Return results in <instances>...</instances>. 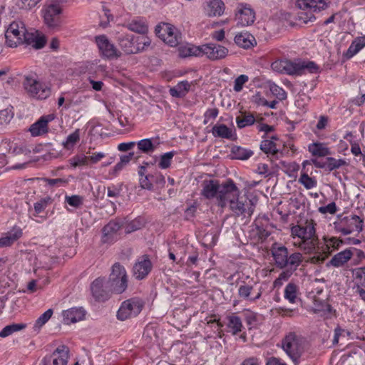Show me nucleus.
<instances>
[{
	"mask_svg": "<svg viewBox=\"0 0 365 365\" xmlns=\"http://www.w3.org/2000/svg\"><path fill=\"white\" fill-rule=\"evenodd\" d=\"M191 84L187 81L179 82L175 86L170 88V94L173 97L182 98L190 91Z\"/></svg>",
	"mask_w": 365,
	"mask_h": 365,
	"instance_id": "34",
	"label": "nucleus"
},
{
	"mask_svg": "<svg viewBox=\"0 0 365 365\" xmlns=\"http://www.w3.org/2000/svg\"><path fill=\"white\" fill-rule=\"evenodd\" d=\"M61 9L58 5L50 4L43 11L44 22L51 29H55L61 25Z\"/></svg>",
	"mask_w": 365,
	"mask_h": 365,
	"instance_id": "15",
	"label": "nucleus"
},
{
	"mask_svg": "<svg viewBox=\"0 0 365 365\" xmlns=\"http://www.w3.org/2000/svg\"><path fill=\"white\" fill-rule=\"evenodd\" d=\"M354 274L357 292L361 299L365 301V267L356 269Z\"/></svg>",
	"mask_w": 365,
	"mask_h": 365,
	"instance_id": "28",
	"label": "nucleus"
},
{
	"mask_svg": "<svg viewBox=\"0 0 365 365\" xmlns=\"http://www.w3.org/2000/svg\"><path fill=\"white\" fill-rule=\"evenodd\" d=\"M179 56L182 58L190 56H202L201 46H196L192 44L181 46L178 48Z\"/></svg>",
	"mask_w": 365,
	"mask_h": 365,
	"instance_id": "33",
	"label": "nucleus"
},
{
	"mask_svg": "<svg viewBox=\"0 0 365 365\" xmlns=\"http://www.w3.org/2000/svg\"><path fill=\"white\" fill-rule=\"evenodd\" d=\"M53 314V309H48L43 314H42L35 322L34 324V330L38 331L40 329L51 319Z\"/></svg>",
	"mask_w": 365,
	"mask_h": 365,
	"instance_id": "42",
	"label": "nucleus"
},
{
	"mask_svg": "<svg viewBox=\"0 0 365 365\" xmlns=\"http://www.w3.org/2000/svg\"><path fill=\"white\" fill-rule=\"evenodd\" d=\"M294 270L293 269L287 268V269L282 272L279 277L274 280V285H281L282 281H287L289 278L292 275Z\"/></svg>",
	"mask_w": 365,
	"mask_h": 365,
	"instance_id": "53",
	"label": "nucleus"
},
{
	"mask_svg": "<svg viewBox=\"0 0 365 365\" xmlns=\"http://www.w3.org/2000/svg\"><path fill=\"white\" fill-rule=\"evenodd\" d=\"M6 43L9 47L25 43L35 49L42 48L46 42L43 34L38 31L26 30L22 21H13L5 32Z\"/></svg>",
	"mask_w": 365,
	"mask_h": 365,
	"instance_id": "1",
	"label": "nucleus"
},
{
	"mask_svg": "<svg viewBox=\"0 0 365 365\" xmlns=\"http://www.w3.org/2000/svg\"><path fill=\"white\" fill-rule=\"evenodd\" d=\"M298 181L307 190H310L316 187L317 184V180L314 178L309 177L306 173L301 174Z\"/></svg>",
	"mask_w": 365,
	"mask_h": 365,
	"instance_id": "47",
	"label": "nucleus"
},
{
	"mask_svg": "<svg viewBox=\"0 0 365 365\" xmlns=\"http://www.w3.org/2000/svg\"><path fill=\"white\" fill-rule=\"evenodd\" d=\"M66 202L71 206L74 207H80L83 202V197L77 195H74L72 196H66Z\"/></svg>",
	"mask_w": 365,
	"mask_h": 365,
	"instance_id": "55",
	"label": "nucleus"
},
{
	"mask_svg": "<svg viewBox=\"0 0 365 365\" xmlns=\"http://www.w3.org/2000/svg\"><path fill=\"white\" fill-rule=\"evenodd\" d=\"M297 290L298 287L295 284L289 283L284 289V298L290 303H294L297 299Z\"/></svg>",
	"mask_w": 365,
	"mask_h": 365,
	"instance_id": "44",
	"label": "nucleus"
},
{
	"mask_svg": "<svg viewBox=\"0 0 365 365\" xmlns=\"http://www.w3.org/2000/svg\"><path fill=\"white\" fill-rule=\"evenodd\" d=\"M240 195V190L232 180L221 184L216 204L224 208L227 203L230 204Z\"/></svg>",
	"mask_w": 365,
	"mask_h": 365,
	"instance_id": "8",
	"label": "nucleus"
},
{
	"mask_svg": "<svg viewBox=\"0 0 365 365\" xmlns=\"http://www.w3.org/2000/svg\"><path fill=\"white\" fill-rule=\"evenodd\" d=\"M93 296L99 301L106 300L110 293H113L111 289L108 288V282L103 278L96 279L91 286Z\"/></svg>",
	"mask_w": 365,
	"mask_h": 365,
	"instance_id": "18",
	"label": "nucleus"
},
{
	"mask_svg": "<svg viewBox=\"0 0 365 365\" xmlns=\"http://www.w3.org/2000/svg\"><path fill=\"white\" fill-rule=\"evenodd\" d=\"M260 149L267 154L274 155L278 152L276 144L270 140H264L261 142Z\"/></svg>",
	"mask_w": 365,
	"mask_h": 365,
	"instance_id": "48",
	"label": "nucleus"
},
{
	"mask_svg": "<svg viewBox=\"0 0 365 365\" xmlns=\"http://www.w3.org/2000/svg\"><path fill=\"white\" fill-rule=\"evenodd\" d=\"M56 118L55 114L51 113L41 116L36 122L33 123L29 130L34 137L44 135L48 132V124Z\"/></svg>",
	"mask_w": 365,
	"mask_h": 365,
	"instance_id": "19",
	"label": "nucleus"
},
{
	"mask_svg": "<svg viewBox=\"0 0 365 365\" xmlns=\"http://www.w3.org/2000/svg\"><path fill=\"white\" fill-rule=\"evenodd\" d=\"M11 153L14 155H29L31 153V150L26 148V146H15L12 148Z\"/></svg>",
	"mask_w": 365,
	"mask_h": 365,
	"instance_id": "64",
	"label": "nucleus"
},
{
	"mask_svg": "<svg viewBox=\"0 0 365 365\" xmlns=\"http://www.w3.org/2000/svg\"><path fill=\"white\" fill-rule=\"evenodd\" d=\"M270 91L279 100H284L287 98V93L285 91L276 84L271 86Z\"/></svg>",
	"mask_w": 365,
	"mask_h": 365,
	"instance_id": "58",
	"label": "nucleus"
},
{
	"mask_svg": "<svg viewBox=\"0 0 365 365\" xmlns=\"http://www.w3.org/2000/svg\"><path fill=\"white\" fill-rule=\"evenodd\" d=\"M174 156V152H168L160 156L158 166L162 169H166L170 167L172 159Z\"/></svg>",
	"mask_w": 365,
	"mask_h": 365,
	"instance_id": "52",
	"label": "nucleus"
},
{
	"mask_svg": "<svg viewBox=\"0 0 365 365\" xmlns=\"http://www.w3.org/2000/svg\"><path fill=\"white\" fill-rule=\"evenodd\" d=\"M352 256V249H346L335 255L330 260L329 264L336 267H341L347 262Z\"/></svg>",
	"mask_w": 365,
	"mask_h": 365,
	"instance_id": "29",
	"label": "nucleus"
},
{
	"mask_svg": "<svg viewBox=\"0 0 365 365\" xmlns=\"http://www.w3.org/2000/svg\"><path fill=\"white\" fill-rule=\"evenodd\" d=\"M253 291L254 287L252 284L243 282L242 284L240 285L238 288V296L240 299H242L244 300L254 302L261 297L262 292H257V294L252 297V294Z\"/></svg>",
	"mask_w": 365,
	"mask_h": 365,
	"instance_id": "27",
	"label": "nucleus"
},
{
	"mask_svg": "<svg viewBox=\"0 0 365 365\" xmlns=\"http://www.w3.org/2000/svg\"><path fill=\"white\" fill-rule=\"evenodd\" d=\"M271 253L277 267L284 269L287 267L289 252L285 246L275 242L272 245Z\"/></svg>",
	"mask_w": 365,
	"mask_h": 365,
	"instance_id": "17",
	"label": "nucleus"
},
{
	"mask_svg": "<svg viewBox=\"0 0 365 365\" xmlns=\"http://www.w3.org/2000/svg\"><path fill=\"white\" fill-rule=\"evenodd\" d=\"M144 302L139 298H131L123 302L119 308L118 319L123 321L127 319L136 317L142 310Z\"/></svg>",
	"mask_w": 365,
	"mask_h": 365,
	"instance_id": "9",
	"label": "nucleus"
},
{
	"mask_svg": "<svg viewBox=\"0 0 365 365\" xmlns=\"http://www.w3.org/2000/svg\"><path fill=\"white\" fill-rule=\"evenodd\" d=\"M126 28L131 31L145 34L148 32V27L145 21L140 18L132 19L126 24Z\"/></svg>",
	"mask_w": 365,
	"mask_h": 365,
	"instance_id": "30",
	"label": "nucleus"
},
{
	"mask_svg": "<svg viewBox=\"0 0 365 365\" xmlns=\"http://www.w3.org/2000/svg\"><path fill=\"white\" fill-rule=\"evenodd\" d=\"M255 118L252 114L244 113L236 118V123L239 128L252 125L255 123Z\"/></svg>",
	"mask_w": 365,
	"mask_h": 365,
	"instance_id": "40",
	"label": "nucleus"
},
{
	"mask_svg": "<svg viewBox=\"0 0 365 365\" xmlns=\"http://www.w3.org/2000/svg\"><path fill=\"white\" fill-rule=\"evenodd\" d=\"M201 195L207 200H217L218 197V191H220L221 184L217 180H204L202 184Z\"/></svg>",
	"mask_w": 365,
	"mask_h": 365,
	"instance_id": "21",
	"label": "nucleus"
},
{
	"mask_svg": "<svg viewBox=\"0 0 365 365\" xmlns=\"http://www.w3.org/2000/svg\"><path fill=\"white\" fill-rule=\"evenodd\" d=\"M325 241V249L330 254L334 250H337L344 244V241L337 237H332L330 238L324 237Z\"/></svg>",
	"mask_w": 365,
	"mask_h": 365,
	"instance_id": "37",
	"label": "nucleus"
},
{
	"mask_svg": "<svg viewBox=\"0 0 365 365\" xmlns=\"http://www.w3.org/2000/svg\"><path fill=\"white\" fill-rule=\"evenodd\" d=\"M143 222L140 219H135L134 220L131 221L130 223H128L125 227V232L127 233H130L132 232H134L135 230H138L143 227Z\"/></svg>",
	"mask_w": 365,
	"mask_h": 365,
	"instance_id": "57",
	"label": "nucleus"
},
{
	"mask_svg": "<svg viewBox=\"0 0 365 365\" xmlns=\"http://www.w3.org/2000/svg\"><path fill=\"white\" fill-rule=\"evenodd\" d=\"M71 165L73 167L88 165V158L86 155H76L70 160Z\"/></svg>",
	"mask_w": 365,
	"mask_h": 365,
	"instance_id": "54",
	"label": "nucleus"
},
{
	"mask_svg": "<svg viewBox=\"0 0 365 365\" xmlns=\"http://www.w3.org/2000/svg\"><path fill=\"white\" fill-rule=\"evenodd\" d=\"M273 71L289 75H302L307 73H316L319 71L318 66L312 61H290L278 60L271 65Z\"/></svg>",
	"mask_w": 365,
	"mask_h": 365,
	"instance_id": "3",
	"label": "nucleus"
},
{
	"mask_svg": "<svg viewBox=\"0 0 365 365\" xmlns=\"http://www.w3.org/2000/svg\"><path fill=\"white\" fill-rule=\"evenodd\" d=\"M314 226L315 223L311 220L299 223L291 228V236L300 239L297 246L307 253L314 252L319 242Z\"/></svg>",
	"mask_w": 365,
	"mask_h": 365,
	"instance_id": "2",
	"label": "nucleus"
},
{
	"mask_svg": "<svg viewBox=\"0 0 365 365\" xmlns=\"http://www.w3.org/2000/svg\"><path fill=\"white\" fill-rule=\"evenodd\" d=\"M26 327V324L24 323L12 324L7 325L0 331V337L5 338L16 331L24 329Z\"/></svg>",
	"mask_w": 365,
	"mask_h": 365,
	"instance_id": "38",
	"label": "nucleus"
},
{
	"mask_svg": "<svg viewBox=\"0 0 365 365\" xmlns=\"http://www.w3.org/2000/svg\"><path fill=\"white\" fill-rule=\"evenodd\" d=\"M152 269V263L146 255L140 257L134 264L133 272V275L138 279L145 278Z\"/></svg>",
	"mask_w": 365,
	"mask_h": 365,
	"instance_id": "22",
	"label": "nucleus"
},
{
	"mask_svg": "<svg viewBox=\"0 0 365 365\" xmlns=\"http://www.w3.org/2000/svg\"><path fill=\"white\" fill-rule=\"evenodd\" d=\"M138 148L144 153H150L155 150V145L150 138L140 140L137 143Z\"/></svg>",
	"mask_w": 365,
	"mask_h": 365,
	"instance_id": "46",
	"label": "nucleus"
},
{
	"mask_svg": "<svg viewBox=\"0 0 365 365\" xmlns=\"http://www.w3.org/2000/svg\"><path fill=\"white\" fill-rule=\"evenodd\" d=\"M255 19V13L247 4H240L237 6L235 14L237 25L249 26L254 23Z\"/></svg>",
	"mask_w": 365,
	"mask_h": 365,
	"instance_id": "16",
	"label": "nucleus"
},
{
	"mask_svg": "<svg viewBox=\"0 0 365 365\" xmlns=\"http://www.w3.org/2000/svg\"><path fill=\"white\" fill-rule=\"evenodd\" d=\"M361 49V46L358 45V43L354 40L348 48L346 56L347 58H351L357 53Z\"/></svg>",
	"mask_w": 365,
	"mask_h": 365,
	"instance_id": "63",
	"label": "nucleus"
},
{
	"mask_svg": "<svg viewBox=\"0 0 365 365\" xmlns=\"http://www.w3.org/2000/svg\"><path fill=\"white\" fill-rule=\"evenodd\" d=\"M234 40L237 45L243 48H249L255 43V37L249 33H239Z\"/></svg>",
	"mask_w": 365,
	"mask_h": 365,
	"instance_id": "31",
	"label": "nucleus"
},
{
	"mask_svg": "<svg viewBox=\"0 0 365 365\" xmlns=\"http://www.w3.org/2000/svg\"><path fill=\"white\" fill-rule=\"evenodd\" d=\"M22 236L21 228L14 227L0 237V248L11 246Z\"/></svg>",
	"mask_w": 365,
	"mask_h": 365,
	"instance_id": "25",
	"label": "nucleus"
},
{
	"mask_svg": "<svg viewBox=\"0 0 365 365\" xmlns=\"http://www.w3.org/2000/svg\"><path fill=\"white\" fill-rule=\"evenodd\" d=\"M233 153L237 159L247 160L252 155L253 152L250 150L237 147L233 150Z\"/></svg>",
	"mask_w": 365,
	"mask_h": 365,
	"instance_id": "51",
	"label": "nucleus"
},
{
	"mask_svg": "<svg viewBox=\"0 0 365 365\" xmlns=\"http://www.w3.org/2000/svg\"><path fill=\"white\" fill-rule=\"evenodd\" d=\"M96 43L103 57L111 59L120 56V52L105 35L96 36Z\"/></svg>",
	"mask_w": 365,
	"mask_h": 365,
	"instance_id": "13",
	"label": "nucleus"
},
{
	"mask_svg": "<svg viewBox=\"0 0 365 365\" xmlns=\"http://www.w3.org/2000/svg\"><path fill=\"white\" fill-rule=\"evenodd\" d=\"M120 225L114 221L109 222L102 230V242L103 243H113L116 241L120 230Z\"/></svg>",
	"mask_w": 365,
	"mask_h": 365,
	"instance_id": "24",
	"label": "nucleus"
},
{
	"mask_svg": "<svg viewBox=\"0 0 365 365\" xmlns=\"http://www.w3.org/2000/svg\"><path fill=\"white\" fill-rule=\"evenodd\" d=\"M139 38L133 35H123L119 37V45L123 51L127 54L138 53L142 48L138 43Z\"/></svg>",
	"mask_w": 365,
	"mask_h": 365,
	"instance_id": "20",
	"label": "nucleus"
},
{
	"mask_svg": "<svg viewBox=\"0 0 365 365\" xmlns=\"http://www.w3.org/2000/svg\"><path fill=\"white\" fill-rule=\"evenodd\" d=\"M230 209L237 216L251 217L253 214L255 205L251 200L245 197H237L230 204Z\"/></svg>",
	"mask_w": 365,
	"mask_h": 365,
	"instance_id": "12",
	"label": "nucleus"
},
{
	"mask_svg": "<svg viewBox=\"0 0 365 365\" xmlns=\"http://www.w3.org/2000/svg\"><path fill=\"white\" fill-rule=\"evenodd\" d=\"M224 9V3L221 0H210L207 2L206 12L209 16H221Z\"/></svg>",
	"mask_w": 365,
	"mask_h": 365,
	"instance_id": "32",
	"label": "nucleus"
},
{
	"mask_svg": "<svg viewBox=\"0 0 365 365\" xmlns=\"http://www.w3.org/2000/svg\"><path fill=\"white\" fill-rule=\"evenodd\" d=\"M248 81V76L246 75H240L235 81L234 90L237 92L242 89L243 85Z\"/></svg>",
	"mask_w": 365,
	"mask_h": 365,
	"instance_id": "60",
	"label": "nucleus"
},
{
	"mask_svg": "<svg viewBox=\"0 0 365 365\" xmlns=\"http://www.w3.org/2000/svg\"><path fill=\"white\" fill-rule=\"evenodd\" d=\"M79 140L80 130L76 129L73 133L68 135L66 140L62 143V145L66 150H71Z\"/></svg>",
	"mask_w": 365,
	"mask_h": 365,
	"instance_id": "39",
	"label": "nucleus"
},
{
	"mask_svg": "<svg viewBox=\"0 0 365 365\" xmlns=\"http://www.w3.org/2000/svg\"><path fill=\"white\" fill-rule=\"evenodd\" d=\"M282 348L287 355L297 362L303 353L309 349V344L304 337L290 332L284 338Z\"/></svg>",
	"mask_w": 365,
	"mask_h": 365,
	"instance_id": "4",
	"label": "nucleus"
},
{
	"mask_svg": "<svg viewBox=\"0 0 365 365\" xmlns=\"http://www.w3.org/2000/svg\"><path fill=\"white\" fill-rule=\"evenodd\" d=\"M156 35L170 46H176L181 41V35L178 29L169 24H160L156 26Z\"/></svg>",
	"mask_w": 365,
	"mask_h": 365,
	"instance_id": "10",
	"label": "nucleus"
},
{
	"mask_svg": "<svg viewBox=\"0 0 365 365\" xmlns=\"http://www.w3.org/2000/svg\"><path fill=\"white\" fill-rule=\"evenodd\" d=\"M227 319V327L231 329V331L232 332L233 334H236L238 332L241 331L242 324L241 319L239 317L233 314L229 316Z\"/></svg>",
	"mask_w": 365,
	"mask_h": 365,
	"instance_id": "41",
	"label": "nucleus"
},
{
	"mask_svg": "<svg viewBox=\"0 0 365 365\" xmlns=\"http://www.w3.org/2000/svg\"><path fill=\"white\" fill-rule=\"evenodd\" d=\"M212 134L215 137L232 139L233 137L232 130L225 124H216L212 127Z\"/></svg>",
	"mask_w": 365,
	"mask_h": 365,
	"instance_id": "35",
	"label": "nucleus"
},
{
	"mask_svg": "<svg viewBox=\"0 0 365 365\" xmlns=\"http://www.w3.org/2000/svg\"><path fill=\"white\" fill-rule=\"evenodd\" d=\"M106 281L108 288L111 289L113 293H123L128 287V276L124 267L119 262H115L112 266L111 273Z\"/></svg>",
	"mask_w": 365,
	"mask_h": 365,
	"instance_id": "6",
	"label": "nucleus"
},
{
	"mask_svg": "<svg viewBox=\"0 0 365 365\" xmlns=\"http://www.w3.org/2000/svg\"><path fill=\"white\" fill-rule=\"evenodd\" d=\"M41 0H19L18 6L23 9H31L34 7Z\"/></svg>",
	"mask_w": 365,
	"mask_h": 365,
	"instance_id": "59",
	"label": "nucleus"
},
{
	"mask_svg": "<svg viewBox=\"0 0 365 365\" xmlns=\"http://www.w3.org/2000/svg\"><path fill=\"white\" fill-rule=\"evenodd\" d=\"M63 322L66 324L76 323L84 319L85 311L82 308H71L63 312Z\"/></svg>",
	"mask_w": 365,
	"mask_h": 365,
	"instance_id": "26",
	"label": "nucleus"
},
{
	"mask_svg": "<svg viewBox=\"0 0 365 365\" xmlns=\"http://www.w3.org/2000/svg\"><path fill=\"white\" fill-rule=\"evenodd\" d=\"M44 181L50 186H63L68 183V180L63 178H45Z\"/></svg>",
	"mask_w": 365,
	"mask_h": 365,
	"instance_id": "61",
	"label": "nucleus"
},
{
	"mask_svg": "<svg viewBox=\"0 0 365 365\" xmlns=\"http://www.w3.org/2000/svg\"><path fill=\"white\" fill-rule=\"evenodd\" d=\"M334 227L337 232H340L344 235H347L354 232L359 233L363 230L364 221L359 216L353 215L346 216L336 221L334 223Z\"/></svg>",
	"mask_w": 365,
	"mask_h": 365,
	"instance_id": "7",
	"label": "nucleus"
},
{
	"mask_svg": "<svg viewBox=\"0 0 365 365\" xmlns=\"http://www.w3.org/2000/svg\"><path fill=\"white\" fill-rule=\"evenodd\" d=\"M51 202L52 199L51 197L41 198L39 201L34 203L35 212L37 215L42 212L47 207V206L51 203Z\"/></svg>",
	"mask_w": 365,
	"mask_h": 365,
	"instance_id": "50",
	"label": "nucleus"
},
{
	"mask_svg": "<svg viewBox=\"0 0 365 365\" xmlns=\"http://www.w3.org/2000/svg\"><path fill=\"white\" fill-rule=\"evenodd\" d=\"M316 312H322L324 314H330L332 312V308L330 304L327 302H322L320 304H315Z\"/></svg>",
	"mask_w": 365,
	"mask_h": 365,
	"instance_id": "62",
	"label": "nucleus"
},
{
	"mask_svg": "<svg viewBox=\"0 0 365 365\" xmlns=\"http://www.w3.org/2000/svg\"><path fill=\"white\" fill-rule=\"evenodd\" d=\"M295 5L301 10H309L311 12H317L327 8L326 0H297Z\"/></svg>",
	"mask_w": 365,
	"mask_h": 365,
	"instance_id": "23",
	"label": "nucleus"
},
{
	"mask_svg": "<svg viewBox=\"0 0 365 365\" xmlns=\"http://www.w3.org/2000/svg\"><path fill=\"white\" fill-rule=\"evenodd\" d=\"M303 256L299 252H294L288 255L287 267L293 270H296L299 264L302 262Z\"/></svg>",
	"mask_w": 365,
	"mask_h": 365,
	"instance_id": "43",
	"label": "nucleus"
},
{
	"mask_svg": "<svg viewBox=\"0 0 365 365\" xmlns=\"http://www.w3.org/2000/svg\"><path fill=\"white\" fill-rule=\"evenodd\" d=\"M69 359V349L65 345L58 346L52 354L42 359L43 365H67Z\"/></svg>",
	"mask_w": 365,
	"mask_h": 365,
	"instance_id": "11",
	"label": "nucleus"
},
{
	"mask_svg": "<svg viewBox=\"0 0 365 365\" xmlns=\"http://www.w3.org/2000/svg\"><path fill=\"white\" fill-rule=\"evenodd\" d=\"M123 183L111 185L107 187V196L111 198H117L121 196Z\"/></svg>",
	"mask_w": 365,
	"mask_h": 365,
	"instance_id": "49",
	"label": "nucleus"
},
{
	"mask_svg": "<svg viewBox=\"0 0 365 365\" xmlns=\"http://www.w3.org/2000/svg\"><path fill=\"white\" fill-rule=\"evenodd\" d=\"M201 51L202 56L205 55L211 61L225 58L228 53V49L226 47L212 43L202 45Z\"/></svg>",
	"mask_w": 365,
	"mask_h": 365,
	"instance_id": "14",
	"label": "nucleus"
},
{
	"mask_svg": "<svg viewBox=\"0 0 365 365\" xmlns=\"http://www.w3.org/2000/svg\"><path fill=\"white\" fill-rule=\"evenodd\" d=\"M309 151L314 156L324 157L331 155V151L324 144L314 143L309 145Z\"/></svg>",
	"mask_w": 365,
	"mask_h": 365,
	"instance_id": "36",
	"label": "nucleus"
},
{
	"mask_svg": "<svg viewBox=\"0 0 365 365\" xmlns=\"http://www.w3.org/2000/svg\"><path fill=\"white\" fill-rule=\"evenodd\" d=\"M327 170L332 171L342 166L348 165V163L344 159H336L332 157L327 158Z\"/></svg>",
	"mask_w": 365,
	"mask_h": 365,
	"instance_id": "45",
	"label": "nucleus"
},
{
	"mask_svg": "<svg viewBox=\"0 0 365 365\" xmlns=\"http://www.w3.org/2000/svg\"><path fill=\"white\" fill-rule=\"evenodd\" d=\"M152 178H154V175H146L140 178V187L143 189L152 190L153 189V181Z\"/></svg>",
	"mask_w": 365,
	"mask_h": 365,
	"instance_id": "56",
	"label": "nucleus"
},
{
	"mask_svg": "<svg viewBox=\"0 0 365 365\" xmlns=\"http://www.w3.org/2000/svg\"><path fill=\"white\" fill-rule=\"evenodd\" d=\"M22 85L25 92L30 98L44 100L51 95L50 88L33 76H24Z\"/></svg>",
	"mask_w": 365,
	"mask_h": 365,
	"instance_id": "5",
	"label": "nucleus"
}]
</instances>
